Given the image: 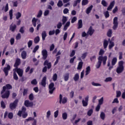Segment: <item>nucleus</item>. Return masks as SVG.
I'll return each mask as SVG.
<instances>
[{
  "label": "nucleus",
  "mask_w": 125,
  "mask_h": 125,
  "mask_svg": "<svg viewBox=\"0 0 125 125\" xmlns=\"http://www.w3.org/2000/svg\"><path fill=\"white\" fill-rule=\"evenodd\" d=\"M44 66H47L48 69H50L51 68V63L48 62V61L46 60L44 62Z\"/></svg>",
  "instance_id": "obj_21"
},
{
  "label": "nucleus",
  "mask_w": 125,
  "mask_h": 125,
  "mask_svg": "<svg viewBox=\"0 0 125 125\" xmlns=\"http://www.w3.org/2000/svg\"><path fill=\"white\" fill-rule=\"evenodd\" d=\"M76 118H77V114H74L72 116V119H70V121L72 123L74 122V121H75V120H76Z\"/></svg>",
  "instance_id": "obj_50"
},
{
  "label": "nucleus",
  "mask_w": 125,
  "mask_h": 125,
  "mask_svg": "<svg viewBox=\"0 0 125 125\" xmlns=\"http://www.w3.org/2000/svg\"><path fill=\"white\" fill-rule=\"evenodd\" d=\"M114 46H115V43H114V42L110 41L109 44L108 45L109 49H112V48H113Z\"/></svg>",
  "instance_id": "obj_30"
},
{
  "label": "nucleus",
  "mask_w": 125,
  "mask_h": 125,
  "mask_svg": "<svg viewBox=\"0 0 125 125\" xmlns=\"http://www.w3.org/2000/svg\"><path fill=\"white\" fill-rule=\"evenodd\" d=\"M10 70V65L9 64H7V67L4 68L3 71L4 73L5 74V76H8V72Z\"/></svg>",
  "instance_id": "obj_12"
},
{
  "label": "nucleus",
  "mask_w": 125,
  "mask_h": 125,
  "mask_svg": "<svg viewBox=\"0 0 125 125\" xmlns=\"http://www.w3.org/2000/svg\"><path fill=\"white\" fill-rule=\"evenodd\" d=\"M92 8H93V5H91L89 7H88L86 10V14H89L91 10H92Z\"/></svg>",
  "instance_id": "obj_23"
},
{
  "label": "nucleus",
  "mask_w": 125,
  "mask_h": 125,
  "mask_svg": "<svg viewBox=\"0 0 125 125\" xmlns=\"http://www.w3.org/2000/svg\"><path fill=\"white\" fill-rule=\"evenodd\" d=\"M40 42V37L39 36H37L34 38V43L36 44L39 43Z\"/></svg>",
  "instance_id": "obj_40"
},
{
  "label": "nucleus",
  "mask_w": 125,
  "mask_h": 125,
  "mask_svg": "<svg viewBox=\"0 0 125 125\" xmlns=\"http://www.w3.org/2000/svg\"><path fill=\"white\" fill-rule=\"evenodd\" d=\"M37 21H38V19H36V18H33L32 20V23L34 27H36L37 26Z\"/></svg>",
  "instance_id": "obj_28"
},
{
  "label": "nucleus",
  "mask_w": 125,
  "mask_h": 125,
  "mask_svg": "<svg viewBox=\"0 0 125 125\" xmlns=\"http://www.w3.org/2000/svg\"><path fill=\"white\" fill-rule=\"evenodd\" d=\"M19 102V100H18V99H16L13 103L10 104L9 107L11 110H14V109H16V107H17V104H18Z\"/></svg>",
  "instance_id": "obj_4"
},
{
  "label": "nucleus",
  "mask_w": 125,
  "mask_h": 125,
  "mask_svg": "<svg viewBox=\"0 0 125 125\" xmlns=\"http://www.w3.org/2000/svg\"><path fill=\"white\" fill-rule=\"evenodd\" d=\"M9 13L10 15V20H12V17L13 16V10H10Z\"/></svg>",
  "instance_id": "obj_56"
},
{
  "label": "nucleus",
  "mask_w": 125,
  "mask_h": 125,
  "mask_svg": "<svg viewBox=\"0 0 125 125\" xmlns=\"http://www.w3.org/2000/svg\"><path fill=\"white\" fill-rule=\"evenodd\" d=\"M101 4L104 7H107V6H108V3L105 0H102Z\"/></svg>",
  "instance_id": "obj_31"
},
{
  "label": "nucleus",
  "mask_w": 125,
  "mask_h": 125,
  "mask_svg": "<svg viewBox=\"0 0 125 125\" xmlns=\"http://www.w3.org/2000/svg\"><path fill=\"white\" fill-rule=\"evenodd\" d=\"M21 17V13L18 12L16 14V18L17 20L19 19Z\"/></svg>",
  "instance_id": "obj_53"
},
{
  "label": "nucleus",
  "mask_w": 125,
  "mask_h": 125,
  "mask_svg": "<svg viewBox=\"0 0 125 125\" xmlns=\"http://www.w3.org/2000/svg\"><path fill=\"white\" fill-rule=\"evenodd\" d=\"M98 62H97L96 64V67L97 69H99L101 66V64L103 63V65H106V61H107V56H99L98 58Z\"/></svg>",
  "instance_id": "obj_1"
},
{
  "label": "nucleus",
  "mask_w": 125,
  "mask_h": 125,
  "mask_svg": "<svg viewBox=\"0 0 125 125\" xmlns=\"http://www.w3.org/2000/svg\"><path fill=\"white\" fill-rule=\"evenodd\" d=\"M6 89H12V86L10 84H7L5 86H3L2 90L0 92V94H3Z\"/></svg>",
  "instance_id": "obj_5"
},
{
  "label": "nucleus",
  "mask_w": 125,
  "mask_h": 125,
  "mask_svg": "<svg viewBox=\"0 0 125 125\" xmlns=\"http://www.w3.org/2000/svg\"><path fill=\"white\" fill-rule=\"evenodd\" d=\"M73 80L74 82H78V81L80 80V75H79V73H76L75 74L73 77Z\"/></svg>",
  "instance_id": "obj_22"
},
{
  "label": "nucleus",
  "mask_w": 125,
  "mask_h": 125,
  "mask_svg": "<svg viewBox=\"0 0 125 125\" xmlns=\"http://www.w3.org/2000/svg\"><path fill=\"white\" fill-rule=\"evenodd\" d=\"M31 84H34L36 85V84H38V82L37 81V79H34L31 82Z\"/></svg>",
  "instance_id": "obj_58"
},
{
  "label": "nucleus",
  "mask_w": 125,
  "mask_h": 125,
  "mask_svg": "<svg viewBox=\"0 0 125 125\" xmlns=\"http://www.w3.org/2000/svg\"><path fill=\"white\" fill-rule=\"evenodd\" d=\"M13 71H15V72H17L19 77H22L23 76V69L17 68L15 69H13Z\"/></svg>",
  "instance_id": "obj_9"
},
{
  "label": "nucleus",
  "mask_w": 125,
  "mask_h": 125,
  "mask_svg": "<svg viewBox=\"0 0 125 125\" xmlns=\"http://www.w3.org/2000/svg\"><path fill=\"white\" fill-rule=\"evenodd\" d=\"M42 10H40L38 12L37 18H40V17H42Z\"/></svg>",
  "instance_id": "obj_57"
},
{
  "label": "nucleus",
  "mask_w": 125,
  "mask_h": 125,
  "mask_svg": "<svg viewBox=\"0 0 125 125\" xmlns=\"http://www.w3.org/2000/svg\"><path fill=\"white\" fill-rule=\"evenodd\" d=\"M104 14L105 18H109V17L110 16V14H109V11H106L105 12H104Z\"/></svg>",
  "instance_id": "obj_43"
},
{
  "label": "nucleus",
  "mask_w": 125,
  "mask_h": 125,
  "mask_svg": "<svg viewBox=\"0 0 125 125\" xmlns=\"http://www.w3.org/2000/svg\"><path fill=\"white\" fill-rule=\"evenodd\" d=\"M83 28V20H79L78 21V29H82Z\"/></svg>",
  "instance_id": "obj_29"
},
{
  "label": "nucleus",
  "mask_w": 125,
  "mask_h": 125,
  "mask_svg": "<svg viewBox=\"0 0 125 125\" xmlns=\"http://www.w3.org/2000/svg\"><path fill=\"white\" fill-rule=\"evenodd\" d=\"M21 64V60L19 58H17L16 60V62L14 66L16 68H18V66Z\"/></svg>",
  "instance_id": "obj_16"
},
{
  "label": "nucleus",
  "mask_w": 125,
  "mask_h": 125,
  "mask_svg": "<svg viewBox=\"0 0 125 125\" xmlns=\"http://www.w3.org/2000/svg\"><path fill=\"white\" fill-rule=\"evenodd\" d=\"M108 44H109V42L107 40H104V43H103V46L104 48L105 49V48H107V47L108 46Z\"/></svg>",
  "instance_id": "obj_24"
},
{
  "label": "nucleus",
  "mask_w": 125,
  "mask_h": 125,
  "mask_svg": "<svg viewBox=\"0 0 125 125\" xmlns=\"http://www.w3.org/2000/svg\"><path fill=\"white\" fill-rule=\"evenodd\" d=\"M86 56H87V52L83 53L81 56V58L82 59H85Z\"/></svg>",
  "instance_id": "obj_47"
},
{
  "label": "nucleus",
  "mask_w": 125,
  "mask_h": 125,
  "mask_svg": "<svg viewBox=\"0 0 125 125\" xmlns=\"http://www.w3.org/2000/svg\"><path fill=\"white\" fill-rule=\"evenodd\" d=\"M92 85L93 86H101V84L99 83H95L94 82H92L91 83Z\"/></svg>",
  "instance_id": "obj_46"
},
{
  "label": "nucleus",
  "mask_w": 125,
  "mask_h": 125,
  "mask_svg": "<svg viewBox=\"0 0 125 125\" xmlns=\"http://www.w3.org/2000/svg\"><path fill=\"white\" fill-rule=\"evenodd\" d=\"M70 77V74L69 73H65L63 75V79L64 82H68L69 81V78Z\"/></svg>",
  "instance_id": "obj_19"
},
{
  "label": "nucleus",
  "mask_w": 125,
  "mask_h": 125,
  "mask_svg": "<svg viewBox=\"0 0 125 125\" xmlns=\"http://www.w3.org/2000/svg\"><path fill=\"white\" fill-rule=\"evenodd\" d=\"M57 6L58 7H62L63 6V2L61 0H59L57 3Z\"/></svg>",
  "instance_id": "obj_38"
},
{
  "label": "nucleus",
  "mask_w": 125,
  "mask_h": 125,
  "mask_svg": "<svg viewBox=\"0 0 125 125\" xmlns=\"http://www.w3.org/2000/svg\"><path fill=\"white\" fill-rule=\"evenodd\" d=\"M89 98V96L87 95L85 98V100H82V105L83 107H87V105H88V99Z\"/></svg>",
  "instance_id": "obj_8"
},
{
  "label": "nucleus",
  "mask_w": 125,
  "mask_h": 125,
  "mask_svg": "<svg viewBox=\"0 0 125 125\" xmlns=\"http://www.w3.org/2000/svg\"><path fill=\"white\" fill-rule=\"evenodd\" d=\"M104 53H105V51L103 49H101L99 52V55H100V56H102Z\"/></svg>",
  "instance_id": "obj_48"
},
{
  "label": "nucleus",
  "mask_w": 125,
  "mask_h": 125,
  "mask_svg": "<svg viewBox=\"0 0 125 125\" xmlns=\"http://www.w3.org/2000/svg\"><path fill=\"white\" fill-rule=\"evenodd\" d=\"M59 103L60 104H66L67 102H68V99L67 97H63L62 96V94H60L59 96Z\"/></svg>",
  "instance_id": "obj_3"
},
{
  "label": "nucleus",
  "mask_w": 125,
  "mask_h": 125,
  "mask_svg": "<svg viewBox=\"0 0 125 125\" xmlns=\"http://www.w3.org/2000/svg\"><path fill=\"white\" fill-rule=\"evenodd\" d=\"M62 118L64 120H65L68 118V114L66 112H64L62 114Z\"/></svg>",
  "instance_id": "obj_34"
},
{
  "label": "nucleus",
  "mask_w": 125,
  "mask_h": 125,
  "mask_svg": "<svg viewBox=\"0 0 125 125\" xmlns=\"http://www.w3.org/2000/svg\"><path fill=\"white\" fill-rule=\"evenodd\" d=\"M117 59L116 58H114L111 62V65L112 66H115L116 65V63H117Z\"/></svg>",
  "instance_id": "obj_37"
},
{
  "label": "nucleus",
  "mask_w": 125,
  "mask_h": 125,
  "mask_svg": "<svg viewBox=\"0 0 125 125\" xmlns=\"http://www.w3.org/2000/svg\"><path fill=\"white\" fill-rule=\"evenodd\" d=\"M107 67H109V70H112L113 68V65L111 66V62L110 61H108L107 62Z\"/></svg>",
  "instance_id": "obj_44"
},
{
  "label": "nucleus",
  "mask_w": 125,
  "mask_h": 125,
  "mask_svg": "<svg viewBox=\"0 0 125 125\" xmlns=\"http://www.w3.org/2000/svg\"><path fill=\"white\" fill-rule=\"evenodd\" d=\"M53 81H54V82H56V81H57V74L55 73L53 75Z\"/></svg>",
  "instance_id": "obj_52"
},
{
  "label": "nucleus",
  "mask_w": 125,
  "mask_h": 125,
  "mask_svg": "<svg viewBox=\"0 0 125 125\" xmlns=\"http://www.w3.org/2000/svg\"><path fill=\"white\" fill-rule=\"evenodd\" d=\"M125 67H124V61H120L118 62V66L116 68V72L117 74H121V73H123Z\"/></svg>",
  "instance_id": "obj_2"
},
{
  "label": "nucleus",
  "mask_w": 125,
  "mask_h": 125,
  "mask_svg": "<svg viewBox=\"0 0 125 125\" xmlns=\"http://www.w3.org/2000/svg\"><path fill=\"white\" fill-rule=\"evenodd\" d=\"M121 95H122V92H121V91H116V97L117 98L121 97Z\"/></svg>",
  "instance_id": "obj_55"
},
{
  "label": "nucleus",
  "mask_w": 125,
  "mask_h": 125,
  "mask_svg": "<svg viewBox=\"0 0 125 125\" xmlns=\"http://www.w3.org/2000/svg\"><path fill=\"white\" fill-rule=\"evenodd\" d=\"M21 56L22 59H26L27 58V52L26 51H23L21 52Z\"/></svg>",
  "instance_id": "obj_25"
},
{
  "label": "nucleus",
  "mask_w": 125,
  "mask_h": 125,
  "mask_svg": "<svg viewBox=\"0 0 125 125\" xmlns=\"http://www.w3.org/2000/svg\"><path fill=\"white\" fill-rule=\"evenodd\" d=\"M82 0H76L74 1L73 3V7H75V6H77L78 5V3H80Z\"/></svg>",
  "instance_id": "obj_39"
},
{
  "label": "nucleus",
  "mask_w": 125,
  "mask_h": 125,
  "mask_svg": "<svg viewBox=\"0 0 125 125\" xmlns=\"http://www.w3.org/2000/svg\"><path fill=\"white\" fill-rule=\"evenodd\" d=\"M82 4L83 6L88 4V0H82Z\"/></svg>",
  "instance_id": "obj_41"
},
{
  "label": "nucleus",
  "mask_w": 125,
  "mask_h": 125,
  "mask_svg": "<svg viewBox=\"0 0 125 125\" xmlns=\"http://www.w3.org/2000/svg\"><path fill=\"white\" fill-rule=\"evenodd\" d=\"M49 93L52 94L55 90V87H54V83H52L49 85Z\"/></svg>",
  "instance_id": "obj_6"
},
{
  "label": "nucleus",
  "mask_w": 125,
  "mask_h": 125,
  "mask_svg": "<svg viewBox=\"0 0 125 125\" xmlns=\"http://www.w3.org/2000/svg\"><path fill=\"white\" fill-rule=\"evenodd\" d=\"M83 62H80L78 63V65L77 67V70H82L83 68Z\"/></svg>",
  "instance_id": "obj_27"
},
{
  "label": "nucleus",
  "mask_w": 125,
  "mask_h": 125,
  "mask_svg": "<svg viewBox=\"0 0 125 125\" xmlns=\"http://www.w3.org/2000/svg\"><path fill=\"white\" fill-rule=\"evenodd\" d=\"M8 117L9 119H10L11 120V119L13 118V113L12 112L9 113L8 114Z\"/></svg>",
  "instance_id": "obj_64"
},
{
  "label": "nucleus",
  "mask_w": 125,
  "mask_h": 125,
  "mask_svg": "<svg viewBox=\"0 0 125 125\" xmlns=\"http://www.w3.org/2000/svg\"><path fill=\"white\" fill-rule=\"evenodd\" d=\"M114 5H115V1H113L112 2H111L110 5L107 8V10H108V11L112 10V9H113V7H114Z\"/></svg>",
  "instance_id": "obj_20"
},
{
  "label": "nucleus",
  "mask_w": 125,
  "mask_h": 125,
  "mask_svg": "<svg viewBox=\"0 0 125 125\" xmlns=\"http://www.w3.org/2000/svg\"><path fill=\"white\" fill-rule=\"evenodd\" d=\"M90 60L92 62V61H94L95 60H96V56L93 55L92 57L90 58Z\"/></svg>",
  "instance_id": "obj_63"
},
{
  "label": "nucleus",
  "mask_w": 125,
  "mask_h": 125,
  "mask_svg": "<svg viewBox=\"0 0 125 125\" xmlns=\"http://www.w3.org/2000/svg\"><path fill=\"white\" fill-rule=\"evenodd\" d=\"M113 78L112 77H107L104 80L105 83H108L109 82H112Z\"/></svg>",
  "instance_id": "obj_49"
},
{
  "label": "nucleus",
  "mask_w": 125,
  "mask_h": 125,
  "mask_svg": "<svg viewBox=\"0 0 125 125\" xmlns=\"http://www.w3.org/2000/svg\"><path fill=\"white\" fill-rule=\"evenodd\" d=\"M9 95H10V91H9V90H7L4 94H1V97L3 99L5 98L7 99L9 97Z\"/></svg>",
  "instance_id": "obj_11"
},
{
  "label": "nucleus",
  "mask_w": 125,
  "mask_h": 125,
  "mask_svg": "<svg viewBox=\"0 0 125 125\" xmlns=\"http://www.w3.org/2000/svg\"><path fill=\"white\" fill-rule=\"evenodd\" d=\"M42 59L45 60L47 58V51L45 49L42 50Z\"/></svg>",
  "instance_id": "obj_13"
},
{
  "label": "nucleus",
  "mask_w": 125,
  "mask_h": 125,
  "mask_svg": "<svg viewBox=\"0 0 125 125\" xmlns=\"http://www.w3.org/2000/svg\"><path fill=\"white\" fill-rule=\"evenodd\" d=\"M40 84H41L42 86L45 87V85H46V76H44L42 78L41 83H40Z\"/></svg>",
  "instance_id": "obj_15"
},
{
  "label": "nucleus",
  "mask_w": 125,
  "mask_h": 125,
  "mask_svg": "<svg viewBox=\"0 0 125 125\" xmlns=\"http://www.w3.org/2000/svg\"><path fill=\"white\" fill-rule=\"evenodd\" d=\"M67 20H68L67 19V17H63L62 19V25L65 24V23H66V22H67Z\"/></svg>",
  "instance_id": "obj_51"
},
{
  "label": "nucleus",
  "mask_w": 125,
  "mask_h": 125,
  "mask_svg": "<svg viewBox=\"0 0 125 125\" xmlns=\"http://www.w3.org/2000/svg\"><path fill=\"white\" fill-rule=\"evenodd\" d=\"M0 105L2 109H5V104L4 103V102H3V101H1Z\"/></svg>",
  "instance_id": "obj_54"
},
{
  "label": "nucleus",
  "mask_w": 125,
  "mask_h": 125,
  "mask_svg": "<svg viewBox=\"0 0 125 125\" xmlns=\"http://www.w3.org/2000/svg\"><path fill=\"white\" fill-rule=\"evenodd\" d=\"M16 28H17V26L16 24L13 23H12L10 26V30L11 32H15V30H16Z\"/></svg>",
  "instance_id": "obj_18"
},
{
  "label": "nucleus",
  "mask_w": 125,
  "mask_h": 125,
  "mask_svg": "<svg viewBox=\"0 0 125 125\" xmlns=\"http://www.w3.org/2000/svg\"><path fill=\"white\" fill-rule=\"evenodd\" d=\"M107 36H108L109 38H111L112 37V30L109 29L107 33Z\"/></svg>",
  "instance_id": "obj_61"
},
{
  "label": "nucleus",
  "mask_w": 125,
  "mask_h": 125,
  "mask_svg": "<svg viewBox=\"0 0 125 125\" xmlns=\"http://www.w3.org/2000/svg\"><path fill=\"white\" fill-rule=\"evenodd\" d=\"M13 79L14 80H15V81H18L19 79L18 76H17V74H16V72L15 71H14L13 72Z\"/></svg>",
  "instance_id": "obj_32"
},
{
  "label": "nucleus",
  "mask_w": 125,
  "mask_h": 125,
  "mask_svg": "<svg viewBox=\"0 0 125 125\" xmlns=\"http://www.w3.org/2000/svg\"><path fill=\"white\" fill-rule=\"evenodd\" d=\"M26 107H25L24 106H22L21 107V110L19 111L18 113V115H19V117H21L23 113H26Z\"/></svg>",
  "instance_id": "obj_14"
},
{
  "label": "nucleus",
  "mask_w": 125,
  "mask_h": 125,
  "mask_svg": "<svg viewBox=\"0 0 125 125\" xmlns=\"http://www.w3.org/2000/svg\"><path fill=\"white\" fill-rule=\"evenodd\" d=\"M24 106L25 107H33L34 103L32 102H30L29 100H25L24 101Z\"/></svg>",
  "instance_id": "obj_10"
},
{
  "label": "nucleus",
  "mask_w": 125,
  "mask_h": 125,
  "mask_svg": "<svg viewBox=\"0 0 125 125\" xmlns=\"http://www.w3.org/2000/svg\"><path fill=\"white\" fill-rule=\"evenodd\" d=\"M95 30L92 28V26H90L87 32V34L89 36H92L93 35V33H94Z\"/></svg>",
  "instance_id": "obj_17"
},
{
  "label": "nucleus",
  "mask_w": 125,
  "mask_h": 125,
  "mask_svg": "<svg viewBox=\"0 0 125 125\" xmlns=\"http://www.w3.org/2000/svg\"><path fill=\"white\" fill-rule=\"evenodd\" d=\"M82 119L81 118H78L77 120H76L74 122L72 123L73 125H78V123H80Z\"/></svg>",
  "instance_id": "obj_35"
},
{
  "label": "nucleus",
  "mask_w": 125,
  "mask_h": 125,
  "mask_svg": "<svg viewBox=\"0 0 125 125\" xmlns=\"http://www.w3.org/2000/svg\"><path fill=\"white\" fill-rule=\"evenodd\" d=\"M92 114H93V109H89L87 113V115L89 117H90V116H91L92 115Z\"/></svg>",
  "instance_id": "obj_36"
},
{
  "label": "nucleus",
  "mask_w": 125,
  "mask_h": 125,
  "mask_svg": "<svg viewBox=\"0 0 125 125\" xmlns=\"http://www.w3.org/2000/svg\"><path fill=\"white\" fill-rule=\"evenodd\" d=\"M90 73V66H88L86 68L85 76H87Z\"/></svg>",
  "instance_id": "obj_33"
},
{
  "label": "nucleus",
  "mask_w": 125,
  "mask_h": 125,
  "mask_svg": "<svg viewBox=\"0 0 125 125\" xmlns=\"http://www.w3.org/2000/svg\"><path fill=\"white\" fill-rule=\"evenodd\" d=\"M104 101V98L103 97L100 99L99 100L98 105H100L101 106V105H102V104H103Z\"/></svg>",
  "instance_id": "obj_42"
},
{
  "label": "nucleus",
  "mask_w": 125,
  "mask_h": 125,
  "mask_svg": "<svg viewBox=\"0 0 125 125\" xmlns=\"http://www.w3.org/2000/svg\"><path fill=\"white\" fill-rule=\"evenodd\" d=\"M118 26H119V21H118V17H115L113 19V30H117V28H118Z\"/></svg>",
  "instance_id": "obj_7"
},
{
  "label": "nucleus",
  "mask_w": 125,
  "mask_h": 125,
  "mask_svg": "<svg viewBox=\"0 0 125 125\" xmlns=\"http://www.w3.org/2000/svg\"><path fill=\"white\" fill-rule=\"evenodd\" d=\"M29 99L31 101H33V100H34V94H33V93H31L29 95Z\"/></svg>",
  "instance_id": "obj_60"
},
{
  "label": "nucleus",
  "mask_w": 125,
  "mask_h": 125,
  "mask_svg": "<svg viewBox=\"0 0 125 125\" xmlns=\"http://www.w3.org/2000/svg\"><path fill=\"white\" fill-rule=\"evenodd\" d=\"M105 113L102 112L100 114V118L102 120H105Z\"/></svg>",
  "instance_id": "obj_45"
},
{
  "label": "nucleus",
  "mask_w": 125,
  "mask_h": 125,
  "mask_svg": "<svg viewBox=\"0 0 125 125\" xmlns=\"http://www.w3.org/2000/svg\"><path fill=\"white\" fill-rule=\"evenodd\" d=\"M46 31H43L42 33V41H45V38H46Z\"/></svg>",
  "instance_id": "obj_26"
},
{
  "label": "nucleus",
  "mask_w": 125,
  "mask_h": 125,
  "mask_svg": "<svg viewBox=\"0 0 125 125\" xmlns=\"http://www.w3.org/2000/svg\"><path fill=\"white\" fill-rule=\"evenodd\" d=\"M24 26H21V27L19 30L20 33H21V34H24V33L25 32V31L24 30Z\"/></svg>",
  "instance_id": "obj_59"
},
{
  "label": "nucleus",
  "mask_w": 125,
  "mask_h": 125,
  "mask_svg": "<svg viewBox=\"0 0 125 125\" xmlns=\"http://www.w3.org/2000/svg\"><path fill=\"white\" fill-rule=\"evenodd\" d=\"M28 89H24L23 92V96H25V95H27L28 94Z\"/></svg>",
  "instance_id": "obj_62"
}]
</instances>
